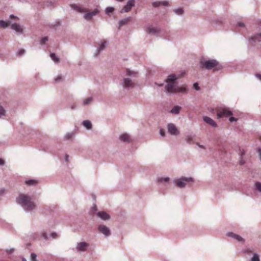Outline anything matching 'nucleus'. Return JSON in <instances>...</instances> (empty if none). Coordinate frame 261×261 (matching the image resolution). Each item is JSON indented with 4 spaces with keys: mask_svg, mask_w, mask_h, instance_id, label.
Returning <instances> with one entry per match:
<instances>
[{
    "mask_svg": "<svg viewBox=\"0 0 261 261\" xmlns=\"http://www.w3.org/2000/svg\"><path fill=\"white\" fill-rule=\"evenodd\" d=\"M179 76L175 74L168 75L165 80L166 85L164 87V91L168 95H176L178 93L187 94L188 91L187 85H183L178 86L176 81Z\"/></svg>",
    "mask_w": 261,
    "mask_h": 261,
    "instance_id": "1",
    "label": "nucleus"
},
{
    "mask_svg": "<svg viewBox=\"0 0 261 261\" xmlns=\"http://www.w3.org/2000/svg\"><path fill=\"white\" fill-rule=\"evenodd\" d=\"M16 203L20 205L26 213H31L36 210L37 205L30 195L21 194L16 199Z\"/></svg>",
    "mask_w": 261,
    "mask_h": 261,
    "instance_id": "2",
    "label": "nucleus"
},
{
    "mask_svg": "<svg viewBox=\"0 0 261 261\" xmlns=\"http://www.w3.org/2000/svg\"><path fill=\"white\" fill-rule=\"evenodd\" d=\"M138 76V73L137 71L127 68L125 75L122 79L121 83L122 88L127 90L134 88L136 86L135 79Z\"/></svg>",
    "mask_w": 261,
    "mask_h": 261,
    "instance_id": "3",
    "label": "nucleus"
},
{
    "mask_svg": "<svg viewBox=\"0 0 261 261\" xmlns=\"http://www.w3.org/2000/svg\"><path fill=\"white\" fill-rule=\"evenodd\" d=\"M200 64L202 68L207 70L213 69L214 71H219L223 68L222 65L215 59L201 60Z\"/></svg>",
    "mask_w": 261,
    "mask_h": 261,
    "instance_id": "4",
    "label": "nucleus"
},
{
    "mask_svg": "<svg viewBox=\"0 0 261 261\" xmlns=\"http://www.w3.org/2000/svg\"><path fill=\"white\" fill-rule=\"evenodd\" d=\"M194 182V179L192 177L181 176L175 179L173 182L178 188L182 189L186 186H189L190 183Z\"/></svg>",
    "mask_w": 261,
    "mask_h": 261,
    "instance_id": "5",
    "label": "nucleus"
},
{
    "mask_svg": "<svg viewBox=\"0 0 261 261\" xmlns=\"http://www.w3.org/2000/svg\"><path fill=\"white\" fill-rule=\"evenodd\" d=\"M232 115V112L228 108L223 107L219 108L217 113V118H221L223 117H228Z\"/></svg>",
    "mask_w": 261,
    "mask_h": 261,
    "instance_id": "6",
    "label": "nucleus"
},
{
    "mask_svg": "<svg viewBox=\"0 0 261 261\" xmlns=\"http://www.w3.org/2000/svg\"><path fill=\"white\" fill-rule=\"evenodd\" d=\"M99 233L103 234L106 238H108L111 234V230L109 227L104 224H99L97 227Z\"/></svg>",
    "mask_w": 261,
    "mask_h": 261,
    "instance_id": "7",
    "label": "nucleus"
},
{
    "mask_svg": "<svg viewBox=\"0 0 261 261\" xmlns=\"http://www.w3.org/2000/svg\"><path fill=\"white\" fill-rule=\"evenodd\" d=\"M135 0H128L126 5L120 10V13H126L129 12L132 7L135 6Z\"/></svg>",
    "mask_w": 261,
    "mask_h": 261,
    "instance_id": "8",
    "label": "nucleus"
},
{
    "mask_svg": "<svg viewBox=\"0 0 261 261\" xmlns=\"http://www.w3.org/2000/svg\"><path fill=\"white\" fill-rule=\"evenodd\" d=\"M89 247V244L85 242L77 243L75 247L77 252H85Z\"/></svg>",
    "mask_w": 261,
    "mask_h": 261,
    "instance_id": "9",
    "label": "nucleus"
},
{
    "mask_svg": "<svg viewBox=\"0 0 261 261\" xmlns=\"http://www.w3.org/2000/svg\"><path fill=\"white\" fill-rule=\"evenodd\" d=\"M167 128L168 132L172 135L176 136L179 134V130L173 123H169L167 125Z\"/></svg>",
    "mask_w": 261,
    "mask_h": 261,
    "instance_id": "10",
    "label": "nucleus"
},
{
    "mask_svg": "<svg viewBox=\"0 0 261 261\" xmlns=\"http://www.w3.org/2000/svg\"><path fill=\"white\" fill-rule=\"evenodd\" d=\"M99 11L97 9H95L93 11L91 12H88L85 13L83 15V18L84 19L89 21L90 20L93 16H96L97 14L99 13Z\"/></svg>",
    "mask_w": 261,
    "mask_h": 261,
    "instance_id": "11",
    "label": "nucleus"
},
{
    "mask_svg": "<svg viewBox=\"0 0 261 261\" xmlns=\"http://www.w3.org/2000/svg\"><path fill=\"white\" fill-rule=\"evenodd\" d=\"M108 42L105 40H103L101 41L100 43H99V46L94 53V56L95 57L98 56V55L100 54V51L103 50L106 48Z\"/></svg>",
    "mask_w": 261,
    "mask_h": 261,
    "instance_id": "12",
    "label": "nucleus"
},
{
    "mask_svg": "<svg viewBox=\"0 0 261 261\" xmlns=\"http://www.w3.org/2000/svg\"><path fill=\"white\" fill-rule=\"evenodd\" d=\"M97 216L101 220L103 221H108L110 219L111 217L110 215L105 211H99L96 213Z\"/></svg>",
    "mask_w": 261,
    "mask_h": 261,
    "instance_id": "13",
    "label": "nucleus"
},
{
    "mask_svg": "<svg viewBox=\"0 0 261 261\" xmlns=\"http://www.w3.org/2000/svg\"><path fill=\"white\" fill-rule=\"evenodd\" d=\"M226 236L228 237H230L234 240H236L238 242H244L245 241V240L242 237H241L232 232H228L226 234Z\"/></svg>",
    "mask_w": 261,
    "mask_h": 261,
    "instance_id": "14",
    "label": "nucleus"
},
{
    "mask_svg": "<svg viewBox=\"0 0 261 261\" xmlns=\"http://www.w3.org/2000/svg\"><path fill=\"white\" fill-rule=\"evenodd\" d=\"M11 28L15 31L16 33L18 34H23V29L22 27L16 23H14L11 24Z\"/></svg>",
    "mask_w": 261,
    "mask_h": 261,
    "instance_id": "15",
    "label": "nucleus"
},
{
    "mask_svg": "<svg viewBox=\"0 0 261 261\" xmlns=\"http://www.w3.org/2000/svg\"><path fill=\"white\" fill-rule=\"evenodd\" d=\"M249 40L251 42H261V32L255 33L253 36L249 38Z\"/></svg>",
    "mask_w": 261,
    "mask_h": 261,
    "instance_id": "16",
    "label": "nucleus"
},
{
    "mask_svg": "<svg viewBox=\"0 0 261 261\" xmlns=\"http://www.w3.org/2000/svg\"><path fill=\"white\" fill-rule=\"evenodd\" d=\"M203 121L207 124L212 126L214 127H216L217 125L216 123L211 118L207 116H204L203 117Z\"/></svg>",
    "mask_w": 261,
    "mask_h": 261,
    "instance_id": "17",
    "label": "nucleus"
},
{
    "mask_svg": "<svg viewBox=\"0 0 261 261\" xmlns=\"http://www.w3.org/2000/svg\"><path fill=\"white\" fill-rule=\"evenodd\" d=\"M160 32V30L152 25H149L146 29V32L148 34H155Z\"/></svg>",
    "mask_w": 261,
    "mask_h": 261,
    "instance_id": "18",
    "label": "nucleus"
},
{
    "mask_svg": "<svg viewBox=\"0 0 261 261\" xmlns=\"http://www.w3.org/2000/svg\"><path fill=\"white\" fill-rule=\"evenodd\" d=\"M169 5V3L167 1H156L152 3V5L154 7H158L161 5L164 6H167Z\"/></svg>",
    "mask_w": 261,
    "mask_h": 261,
    "instance_id": "19",
    "label": "nucleus"
},
{
    "mask_svg": "<svg viewBox=\"0 0 261 261\" xmlns=\"http://www.w3.org/2000/svg\"><path fill=\"white\" fill-rule=\"evenodd\" d=\"M71 8L78 12H87V10L85 8H82L76 4H71L70 5Z\"/></svg>",
    "mask_w": 261,
    "mask_h": 261,
    "instance_id": "20",
    "label": "nucleus"
},
{
    "mask_svg": "<svg viewBox=\"0 0 261 261\" xmlns=\"http://www.w3.org/2000/svg\"><path fill=\"white\" fill-rule=\"evenodd\" d=\"M195 136L193 134H188L185 136V141L188 144H192L194 142V139Z\"/></svg>",
    "mask_w": 261,
    "mask_h": 261,
    "instance_id": "21",
    "label": "nucleus"
},
{
    "mask_svg": "<svg viewBox=\"0 0 261 261\" xmlns=\"http://www.w3.org/2000/svg\"><path fill=\"white\" fill-rule=\"evenodd\" d=\"M254 191L259 194H261V182L255 181L254 184Z\"/></svg>",
    "mask_w": 261,
    "mask_h": 261,
    "instance_id": "22",
    "label": "nucleus"
},
{
    "mask_svg": "<svg viewBox=\"0 0 261 261\" xmlns=\"http://www.w3.org/2000/svg\"><path fill=\"white\" fill-rule=\"evenodd\" d=\"M119 139L123 142H129L130 141L129 136L127 134H123L119 136Z\"/></svg>",
    "mask_w": 261,
    "mask_h": 261,
    "instance_id": "23",
    "label": "nucleus"
},
{
    "mask_svg": "<svg viewBox=\"0 0 261 261\" xmlns=\"http://www.w3.org/2000/svg\"><path fill=\"white\" fill-rule=\"evenodd\" d=\"M130 17H127L126 18L120 20L118 22L119 27L120 28L122 26L127 24L128 22L130 20Z\"/></svg>",
    "mask_w": 261,
    "mask_h": 261,
    "instance_id": "24",
    "label": "nucleus"
},
{
    "mask_svg": "<svg viewBox=\"0 0 261 261\" xmlns=\"http://www.w3.org/2000/svg\"><path fill=\"white\" fill-rule=\"evenodd\" d=\"M180 109L181 107L180 106H175L170 110V113L173 114L177 115L179 113Z\"/></svg>",
    "mask_w": 261,
    "mask_h": 261,
    "instance_id": "25",
    "label": "nucleus"
},
{
    "mask_svg": "<svg viewBox=\"0 0 261 261\" xmlns=\"http://www.w3.org/2000/svg\"><path fill=\"white\" fill-rule=\"evenodd\" d=\"M83 125L88 129H91L92 125L89 120H84L82 122Z\"/></svg>",
    "mask_w": 261,
    "mask_h": 261,
    "instance_id": "26",
    "label": "nucleus"
},
{
    "mask_svg": "<svg viewBox=\"0 0 261 261\" xmlns=\"http://www.w3.org/2000/svg\"><path fill=\"white\" fill-rule=\"evenodd\" d=\"M10 24V21H5L3 20H0V28H6Z\"/></svg>",
    "mask_w": 261,
    "mask_h": 261,
    "instance_id": "27",
    "label": "nucleus"
},
{
    "mask_svg": "<svg viewBox=\"0 0 261 261\" xmlns=\"http://www.w3.org/2000/svg\"><path fill=\"white\" fill-rule=\"evenodd\" d=\"M173 11L175 14L178 15H181L184 13V9L182 8L175 9Z\"/></svg>",
    "mask_w": 261,
    "mask_h": 261,
    "instance_id": "28",
    "label": "nucleus"
},
{
    "mask_svg": "<svg viewBox=\"0 0 261 261\" xmlns=\"http://www.w3.org/2000/svg\"><path fill=\"white\" fill-rule=\"evenodd\" d=\"M50 57L55 63H58L60 61L59 58L56 56L55 53H51Z\"/></svg>",
    "mask_w": 261,
    "mask_h": 261,
    "instance_id": "29",
    "label": "nucleus"
},
{
    "mask_svg": "<svg viewBox=\"0 0 261 261\" xmlns=\"http://www.w3.org/2000/svg\"><path fill=\"white\" fill-rule=\"evenodd\" d=\"M92 100H93L92 97H88L87 98L84 100L83 105L85 106L88 105L92 102Z\"/></svg>",
    "mask_w": 261,
    "mask_h": 261,
    "instance_id": "30",
    "label": "nucleus"
},
{
    "mask_svg": "<svg viewBox=\"0 0 261 261\" xmlns=\"http://www.w3.org/2000/svg\"><path fill=\"white\" fill-rule=\"evenodd\" d=\"M251 261H260L259 255L257 253H254L251 258Z\"/></svg>",
    "mask_w": 261,
    "mask_h": 261,
    "instance_id": "31",
    "label": "nucleus"
},
{
    "mask_svg": "<svg viewBox=\"0 0 261 261\" xmlns=\"http://www.w3.org/2000/svg\"><path fill=\"white\" fill-rule=\"evenodd\" d=\"M169 179L170 178L168 177H161L159 179V181L161 183H165V182H168L169 180Z\"/></svg>",
    "mask_w": 261,
    "mask_h": 261,
    "instance_id": "32",
    "label": "nucleus"
},
{
    "mask_svg": "<svg viewBox=\"0 0 261 261\" xmlns=\"http://www.w3.org/2000/svg\"><path fill=\"white\" fill-rule=\"evenodd\" d=\"M6 115V110L4 109V107L2 106H0V118L5 116Z\"/></svg>",
    "mask_w": 261,
    "mask_h": 261,
    "instance_id": "33",
    "label": "nucleus"
},
{
    "mask_svg": "<svg viewBox=\"0 0 261 261\" xmlns=\"http://www.w3.org/2000/svg\"><path fill=\"white\" fill-rule=\"evenodd\" d=\"M14 248H8L5 250V252L8 254H12L14 252Z\"/></svg>",
    "mask_w": 261,
    "mask_h": 261,
    "instance_id": "34",
    "label": "nucleus"
},
{
    "mask_svg": "<svg viewBox=\"0 0 261 261\" xmlns=\"http://www.w3.org/2000/svg\"><path fill=\"white\" fill-rule=\"evenodd\" d=\"M114 11V8L112 7H107L105 10V12L107 14H109Z\"/></svg>",
    "mask_w": 261,
    "mask_h": 261,
    "instance_id": "35",
    "label": "nucleus"
},
{
    "mask_svg": "<svg viewBox=\"0 0 261 261\" xmlns=\"http://www.w3.org/2000/svg\"><path fill=\"white\" fill-rule=\"evenodd\" d=\"M25 53V50L24 49H20L17 53L18 56H21L23 55Z\"/></svg>",
    "mask_w": 261,
    "mask_h": 261,
    "instance_id": "36",
    "label": "nucleus"
},
{
    "mask_svg": "<svg viewBox=\"0 0 261 261\" xmlns=\"http://www.w3.org/2000/svg\"><path fill=\"white\" fill-rule=\"evenodd\" d=\"M31 261H37V255L35 253H31Z\"/></svg>",
    "mask_w": 261,
    "mask_h": 261,
    "instance_id": "37",
    "label": "nucleus"
},
{
    "mask_svg": "<svg viewBox=\"0 0 261 261\" xmlns=\"http://www.w3.org/2000/svg\"><path fill=\"white\" fill-rule=\"evenodd\" d=\"M73 135V133L72 132L68 133L64 136V138L66 140H68L71 138Z\"/></svg>",
    "mask_w": 261,
    "mask_h": 261,
    "instance_id": "38",
    "label": "nucleus"
},
{
    "mask_svg": "<svg viewBox=\"0 0 261 261\" xmlns=\"http://www.w3.org/2000/svg\"><path fill=\"white\" fill-rule=\"evenodd\" d=\"M25 184L28 185H32L36 183V181L33 179H30L25 181Z\"/></svg>",
    "mask_w": 261,
    "mask_h": 261,
    "instance_id": "39",
    "label": "nucleus"
},
{
    "mask_svg": "<svg viewBox=\"0 0 261 261\" xmlns=\"http://www.w3.org/2000/svg\"><path fill=\"white\" fill-rule=\"evenodd\" d=\"M41 237L45 240H48V236L46 232H43L41 234Z\"/></svg>",
    "mask_w": 261,
    "mask_h": 261,
    "instance_id": "40",
    "label": "nucleus"
},
{
    "mask_svg": "<svg viewBox=\"0 0 261 261\" xmlns=\"http://www.w3.org/2000/svg\"><path fill=\"white\" fill-rule=\"evenodd\" d=\"M48 41V37H43L41 40H40V44H44L46 41Z\"/></svg>",
    "mask_w": 261,
    "mask_h": 261,
    "instance_id": "41",
    "label": "nucleus"
},
{
    "mask_svg": "<svg viewBox=\"0 0 261 261\" xmlns=\"http://www.w3.org/2000/svg\"><path fill=\"white\" fill-rule=\"evenodd\" d=\"M193 88L195 89L196 90H199L200 89V87L199 86L198 83H195L193 84Z\"/></svg>",
    "mask_w": 261,
    "mask_h": 261,
    "instance_id": "42",
    "label": "nucleus"
},
{
    "mask_svg": "<svg viewBox=\"0 0 261 261\" xmlns=\"http://www.w3.org/2000/svg\"><path fill=\"white\" fill-rule=\"evenodd\" d=\"M165 130L161 128L160 129V134L161 136L162 137H165Z\"/></svg>",
    "mask_w": 261,
    "mask_h": 261,
    "instance_id": "43",
    "label": "nucleus"
},
{
    "mask_svg": "<svg viewBox=\"0 0 261 261\" xmlns=\"http://www.w3.org/2000/svg\"><path fill=\"white\" fill-rule=\"evenodd\" d=\"M51 237L54 239H57V237H58V234L56 232H53L51 233V235H50Z\"/></svg>",
    "mask_w": 261,
    "mask_h": 261,
    "instance_id": "44",
    "label": "nucleus"
},
{
    "mask_svg": "<svg viewBox=\"0 0 261 261\" xmlns=\"http://www.w3.org/2000/svg\"><path fill=\"white\" fill-rule=\"evenodd\" d=\"M240 165H244L245 164L246 162L243 159L242 157H240V161H239Z\"/></svg>",
    "mask_w": 261,
    "mask_h": 261,
    "instance_id": "45",
    "label": "nucleus"
},
{
    "mask_svg": "<svg viewBox=\"0 0 261 261\" xmlns=\"http://www.w3.org/2000/svg\"><path fill=\"white\" fill-rule=\"evenodd\" d=\"M229 120L230 121V122H232L234 121H237L238 120V119L233 117H231L229 118Z\"/></svg>",
    "mask_w": 261,
    "mask_h": 261,
    "instance_id": "46",
    "label": "nucleus"
},
{
    "mask_svg": "<svg viewBox=\"0 0 261 261\" xmlns=\"http://www.w3.org/2000/svg\"><path fill=\"white\" fill-rule=\"evenodd\" d=\"M241 152H240V157H242L246 153V151L244 149H242V150H240Z\"/></svg>",
    "mask_w": 261,
    "mask_h": 261,
    "instance_id": "47",
    "label": "nucleus"
},
{
    "mask_svg": "<svg viewBox=\"0 0 261 261\" xmlns=\"http://www.w3.org/2000/svg\"><path fill=\"white\" fill-rule=\"evenodd\" d=\"M237 25L240 27H245V25L244 23L242 22H239L238 23Z\"/></svg>",
    "mask_w": 261,
    "mask_h": 261,
    "instance_id": "48",
    "label": "nucleus"
},
{
    "mask_svg": "<svg viewBox=\"0 0 261 261\" xmlns=\"http://www.w3.org/2000/svg\"><path fill=\"white\" fill-rule=\"evenodd\" d=\"M92 212L94 213L95 211H97V206L96 205H94L91 208Z\"/></svg>",
    "mask_w": 261,
    "mask_h": 261,
    "instance_id": "49",
    "label": "nucleus"
},
{
    "mask_svg": "<svg viewBox=\"0 0 261 261\" xmlns=\"http://www.w3.org/2000/svg\"><path fill=\"white\" fill-rule=\"evenodd\" d=\"M255 76L256 78L259 80L261 81V74L256 73L255 74Z\"/></svg>",
    "mask_w": 261,
    "mask_h": 261,
    "instance_id": "50",
    "label": "nucleus"
},
{
    "mask_svg": "<svg viewBox=\"0 0 261 261\" xmlns=\"http://www.w3.org/2000/svg\"><path fill=\"white\" fill-rule=\"evenodd\" d=\"M196 144L200 148H203V149H205V147L202 145H200L199 143L197 142L196 143Z\"/></svg>",
    "mask_w": 261,
    "mask_h": 261,
    "instance_id": "51",
    "label": "nucleus"
},
{
    "mask_svg": "<svg viewBox=\"0 0 261 261\" xmlns=\"http://www.w3.org/2000/svg\"><path fill=\"white\" fill-rule=\"evenodd\" d=\"M65 160L66 162H68L69 161V155L67 154H65Z\"/></svg>",
    "mask_w": 261,
    "mask_h": 261,
    "instance_id": "52",
    "label": "nucleus"
},
{
    "mask_svg": "<svg viewBox=\"0 0 261 261\" xmlns=\"http://www.w3.org/2000/svg\"><path fill=\"white\" fill-rule=\"evenodd\" d=\"M62 79V76H58L56 79V82H59L60 81V80H61Z\"/></svg>",
    "mask_w": 261,
    "mask_h": 261,
    "instance_id": "53",
    "label": "nucleus"
},
{
    "mask_svg": "<svg viewBox=\"0 0 261 261\" xmlns=\"http://www.w3.org/2000/svg\"><path fill=\"white\" fill-rule=\"evenodd\" d=\"M10 18H17V19H19L17 16H16L14 15L13 14H11V15H10Z\"/></svg>",
    "mask_w": 261,
    "mask_h": 261,
    "instance_id": "54",
    "label": "nucleus"
},
{
    "mask_svg": "<svg viewBox=\"0 0 261 261\" xmlns=\"http://www.w3.org/2000/svg\"><path fill=\"white\" fill-rule=\"evenodd\" d=\"M4 165V161L0 158V166H3Z\"/></svg>",
    "mask_w": 261,
    "mask_h": 261,
    "instance_id": "55",
    "label": "nucleus"
},
{
    "mask_svg": "<svg viewBox=\"0 0 261 261\" xmlns=\"http://www.w3.org/2000/svg\"><path fill=\"white\" fill-rule=\"evenodd\" d=\"M158 85L160 87H162L163 86V84L161 83V84H158Z\"/></svg>",
    "mask_w": 261,
    "mask_h": 261,
    "instance_id": "56",
    "label": "nucleus"
},
{
    "mask_svg": "<svg viewBox=\"0 0 261 261\" xmlns=\"http://www.w3.org/2000/svg\"><path fill=\"white\" fill-rule=\"evenodd\" d=\"M75 108V106L73 105V106H71V109H74Z\"/></svg>",
    "mask_w": 261,
    "mask_h": 261,
    "instance_id": "57",
    "label": "nucleus"
},
{
    "mask_svg": "<svg viewBox=\"0 0 261 261\" xmlns=\"http://www.w3.org/2000/svg\"><path fill=\"white\" fill-rule=\"evenodd\" d=\"M116 1H118L119 2H123L124 0H116Z\"/></svg>",
    "mask_w": 261,
    "mask_h": 261,
    "instance_id": "58",
    "label": "nucleus"
},
{
    "mask_svg": "<svg viewBox=\"0 0 261 261\" xmlns=\"http://www.w3.org/2000/svg\"><path fill=\"white\" fill-rule=\"evenodd\" d=\"M259 30L261 29V23H260V24L259 25Z\"/></svg>",
    "mask_w": 261,
    "mask_h": 261,
    "instance_id": "59",
    "label": "nucleus"
},
{
    "mask_svg": "<svg viewBox=\"0 0 261 261\" xmlns=\"http://www.w3.org/2000/svg\"><path fill=\"white\" fill-rule=\"evenodd\" d=\"M260 141H261V137H260Z\"/></svg>",
    "mask_w": 261,
    "mask_h": 261,
    "instance_id": "60",
    "label": "nucleus"
}]
</instances>
